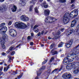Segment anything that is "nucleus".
<instances>
[{
  "label": "nucleus",
  "mask_w": 79,
  "mask_h": 79,
  "mask_svg": "<svg viewBox=\"0 0 79 79\" xmlns=\"http://www.w3.org/2000/svg\"><path fill=\"white\" fill-rule=\"evenodd\" d=\"M14 26L16 28L19 29H25L26 27V24L21 22H16Z\"/></svg>",
  "instance_id": "nucleus-1"
},
{
  "label": "nucleus",
  "mask_w": 79,
  "mask_h": 79,
  "mask_svg": "<svg viewBox=\"0 0 79 79\" xmlns=\"http://www.w3.org/2000/svg\"><path fill=\"white\" fill-rule=\"evenodd\" d=\"M56 20V19L55 18L52 17L48 16L45 18L44 22L46 23H53Z\"/></svg>",
  "instance_id": "nucleus-2"
},
{
  "label": "nucleus",
  "mask_w": 79,
  "mask_h": 79,
  "mask_svg": "<svg viewBox=\"0 0 79 79\" xmlns=\"http://www.w3.org/2000/svg\"><path fill=\"white\" fill-rule=\"evenodd\" d=\"M69 14V16L71 18H76L78 15V10L75 9L72 11L70 14L68 13Z\"/></svg>",
  "instance_id": "nucleus-3"
},
{
  "label": "nucleus",
  "mask_w": 79,
  "mask_h": 79,
  "mask_svg": "<svg viewBox=\"0 0 79 79\" xmlns=\"http://www.w3.org/2000/svg\"><path fill=\"white\" fill-rule=\"evenodd\" d=\"M69 14H68V12L66 13L64 16L63 19V22L64 24H67L69 21V19H68Z\"/></svg>",
  "instance_id": "nucleus-4"
},
{
  "label": "nucleus",
  "mask_w": 79,
  "mask_h": 79,
  "mask_svg": "<svg viewBox=\"0 0 79 79\" xmlns=\"http://www.w3.org/2000/svg\"><path fill=\"white\" fill-rule=\"evenodd\" d=\"M77 65V62H73L71 64H69L66 67V69L67 70H71L74 67V65Z\"/></svg>",
  "instance_id": "nucleus-5"
},
{
  "label": "nucleus",
  "mask_w": 79,
  "mask_h": 79,
  "mask_svg": "<svg viewBox=\"0 0 79 79\" xmlns=\"http://www.w3.org/2000/svg\"><path fill=\"white\" fill-rule=\"evenodd\" d=\"M77 52H75L72 53V54H69L67 55L68 57H71L72 59L74 60V58H76V60H77L78 59V57H77Z\"/></svg>",
  "instance_id": "nucleus-6"
},
{
  "label": "nucleus",
  "mask_w": 79,
  "mask_h": 79,
  "mask_svg": "<svg viewBox=\"0 0 79 79\" xmlns=\"http://www.w3.org/2000/svg\"><path fill=\"white\" fill-rule=\"evenodd\" d=\"M72 76H71V74L70 73H64L62 75V77L63 78L65 79H70L71 78Z\"/></svg>",
  "instance_id": "nucleus-7"
},
{
  "label": "nucleus",
  "mask_w": 79,
  "mask_h": 79,
  "mask_svg": "<svg viewBox=\"0 0 79 79\" xmlns=\"http://www.w3.org/2000/svg\"><path fill=\"white\" fill-rule=\"evenodd\" d=\"M78 64V63H77V64H75L74 65V67L73 68V72L74 74H77L79 72V68L78 67L76 66V65H78L77 64Z\"/></svg>",
  "instance_id": "nucleus-8"
},
{
  "label": "nucleus",
  "mask_w": 79,
  "mask_h": 79,
  "mask_svg": "<svg viewBox=\"0 0 79 79\" xmlns=\"http://www.w3.org/2000/svg\"><path fill=\"white\" fill-rule=\"evenodd\" d=\"M9 34L13 37H15L17 35L16 31L13 29H11L9 30Z\"/></svg>",
  "instance_id": "nucleus-9"
},
{
  "label": "nucleus",
  "mask_w": 79,
  "mask_h": 79,
  "mask_svg": "<svg viewBox=\"0 0 79 79\" xmlns=\"http://www.w3.org/2000/svg\"><path fill=\"white\" fill-rule=\"evenodd\" d=\"M20 18L21 20L23 21H25V22L28 21L29 20V18L25 16L24 15H22V16H20Z\"/></svg>",
  "instance_id": "nucleus-10"
},
{
  "label": "nucleus",
  "mask_w": 79,
  "mask_h": 79,
  "mask_svg": "<svg viewBox=\"0 0 79 79\" xmlns=\"http://www.w3.org/2000/svg\"><path fill=\"white\" fill-rule=\"evenodd\" d=\"M73 60H71V59L68 58L66 57L64 59V64H67L69 63H71V62H72Z\"/></svg>",
  "instance_id": "nucleus-11"
},
{
  "label": "nucleus",
  "mask_w": 79,
  "mask_h": 79,
  "mask_svg": "<svg viewBox=\"0 0 79 79\" xmlns=\"http://www.w3.org/2000/svg\"><path fill=\"white\" fill-rule=\"evenodd\" d=\"M73 42V40H71L69 42V43H67L66 44L65 47H66L67 48H69V47H70L72 45V44Z\"/></svg>",
  "instance_id": "nucleus-12"
},
{
  "label": "nucleus",
  "mask_w": 79,
  "mask_h": 79,
  "mask_svg": "<svg viewBox=\"0 0 79 79\" xmlns=\"http://www.w3.org/2000/svg\"><path fill=\"white\" fill-rule=\"evenodd\" d=\"M45 68V66H43L42 67V68H40L39 71L37 72V76H40V74H41V72H40V71H43V70H44V69Z\"/></svg>",
  "instance_id": "nucleus-13"
},
{
  "label": "nucleus",
  "mask_w": 79,
  "mask_h": 79,
  "mask_svg": "<svg viewBox=\"0 0 79 79\" xmlns=\"http://www.w3.org/2000/svg\"><path fill=\"white\" fill-rule=\"evenodd\" d=\"M7 27L5 26H4L0 29V31H2V34H5L6 32L7 31Z\"/></svg>",
  "instance_id": "nucleus-14"
},
{
  "label": "nucleus",
  "mask_w": 79,
  "mask_h": 79,
  "mask_svg": "<svg viewBox=\"0 0 79 79\" xmlns=\"http://www.w3.org/2000/svg\"><path fill=\"white\" fill-rule=\"evenodd\" d=\"M4 34L3 35L2 38L1 39L0 41H1L2 40V42H5V40H6V39H7L8 38V36L6 34H4L5 33H3Z\"/></svg>",
  "instance_id": "nucleus-15"
},
{
  "label": "nucleus",
  "mask_w": 79,
  "mask_h": 79,
  "mask_svg": "<svg viewBox=\"0 0 79 79\" xmlns=\"http://www.w3.org/2000/svg\"><path fill=\"white\" fill-rule=\"evenodd\" d=\"M77 24V21L75 20H74L72 21L71 23V27H73Z\"/></svg>",
  "instance_id": "nucleus-16"
},
{
  "label": "nucleus",
  "mask_w": 79,
  "mask_h": 79,
  "mask_svg": "<svg viewBox=\"0 0 79 79\" xmlns=\"http://www.w3.org/2000/svg\"><path fill=\"white\" fill-rule=\"evenodd\" d=\"M50 10L48 9H46L44 10V13L45 16H48L50 14Z\"/></svg>",
  "instance_id": "nucleus-17"
},
{
  "label": "nucleus",
  "mask_w": 79,
  "mask_h": 79,
  "mask_svg": "<svg viewBox=\"0 0 79 79\" xmlns=\"http://www.w3.org/2000/svg\"><path fill=\"white\" fill-rule=\"evenodd\" d=\"M74 31V29L72 28L70 30H68V31L67 32V35H69L72 34Z\"/></svg>",
  "instance_id": "nucleus-18"
},
{
  "label": "nucleus",
  "mask_w": 79,
  "mask_h": 79,
  "mask_svg": "<svg viewBox=\"0 0 79 79\" xmlns=\"http://www.w3.org/2000/svg\"><path fill=\"white\" fill-rule=\"evenodd\" d=\"M38 27V26L37 25H35L34 26L33 28V30H34V31L35 32H36V33L39 32V29L37 28V27Z\"/></svg>",
  "instance_id": "nucleus-19"
},
{
  "label": "nucleus",
  "mask_w": 79,
  "mask_h": 79,
  "mask_svg": "<svg viewBox=\"0 0 79 79\" xmlns=\"http://www.w3.org/2000/svg\"><path fill=\"white\" fill-rule=\"evenodd\" d=\"M46 1H44L43 3L42 4V6H44V8H47L48 7V5H46Z\"/></svg>",
  "instance_id": "nucleus-20"
},
{
  "label": "nucleus",
  "mask_w": 79,
  "mask_h": 79,
  "mask_svg": "<svg viewBox=\"0 0 79 79\" xmlns=\"http://www.w3.org/2000/svg\"><path fill=\"white\" fill-rule=\"evenodd\" d=\"M1 42V44L2 46V48L3 49L5 48V45L4 44H5V41H0Z\"/></svg>",
  "instance_id": "nucleus-21"
},
{
  "label": "nucleus",
  "mask_w": 79,
  "mask_h": 79,
  "mask_svg": "<svg viewBox=\"0 0 79 79\" xmlns=\"http://www.w3.org/2000/svg\"><path fill=\"white\" fill-rule=\"evenodd\" d=\"M17 8L14 5L11 8V10L13 12H15L16 11Z\"/></svg>",
  "instance_id": "nucleus-22"
},
{
  "label": "nucleus",
  "mask_w": 79,
  "mask_h": 79,
  "mask_svg": "<svg viewBox=\"0 0 79 79\" xmlns=\"http://www.w3.org/2000/svg\"><path fill=\"white\" fill-rule=\"evenodd\" d=\"M6 10V8H5L3 6L1 7L0 6V11H5Z\"/></svg>",
  "instance_id": "nucleus-23"
},
{
  "label": "nucleus",
  "mask_w": 79,
  "mask_h": 79,
  "mask_svg": "<svg viewBox=\"0 0 79 79\" xmlns=\"http://www.w3.org/2000/svg\"><path fill=\"white\" fill-rule=\"evenodd\" d=\"M54 50H55V49H53L51 51V53H52V55H55L57 54V52L55 51L54 52H53Z\"/></svg>",
  "instance_id": "nucleus-24"
},
{
  "label": "nucleus",
  "mask_w": 79,
  "mask_h": 79,
  "mask_svg": "<svg viewBox=\"0 0 79 79\" xmlns=\"http://www.w3.org/2000/svg\"><path fill=\"white\" fill-rule=\"evenodd\" d=\"M74 34L75 35H79V30L77 31L76 30H75L74 31Z\"/></svg>",
  "instance_id": "nucleus-25"
},
{
  "label": "nucleus",
  "mask_w": 79,
  "mask_h": 79,
  "mask_svg": "<svg viewBox=\"0 0 79 79\" xmlns=\"http://www.w3.org/2000/svg\"><path fill=\"white\" fill-rule=\"evenodd\" d=\"M20 4L22 6H25V5H26V4L24 2V1H20Z\"/></svg>",
  "instance_id": "nucleus-26"
},
{
  "label": "nucleus",
  "mask_w": 79,
  "mask_h": 79,
  "mask_svg": "<svg viewBox=\"0 0 79 79\" xmlns=\"http://www.w3.org/2000/svg\"><path fill=\"white\" fill-rule=\"evenodd\" d=\"M60 36V31H58L56 34V37L58 38Z\"/></svg>",
  "instance_id": "nucleus-27"
},
{
  "label": "nucleus",
  "mask_w": 79,
  "mask_h": 79,
  "mask_svg": "<svg viewBox=\"0 0 79 79\" xmlns=\"http://www.w3.org/2000/svg\"><path fill=\"white\" fill-rule=\"evenodd\" d=\"M5 25V23H1L0 25V29H1L2 27H4L3 26H4Z\"/></svg>",
  "instance_id": "nucleus-28"
},
{
  "label": "nucleus",
  "mask_w": 79,
  "mask_h": 79,
  "mask_svg": "<svg viewBox=\"0 0 79 79\" xmlns=\"http://www.w3.org/2000/svg\"><path fill=\"white\" fill-rule=\"evenodd\" d=\"M9 67L10 66L8 65L6 68H4V71H5V72H6V71H8V69L9 68Z\"/></svg>",
  "instance_id": "nucleus-29"
},
{
  "label": "nucleus",
  "mask_w": 79,
  "mask_h": 79,
  "mask_svg": "<svg viewBox=\"0 0 79 79\" xmlns=\"http://www.w3.org/2000/svg\"><path fill=\"white\" fill-rule=\"evenodd\" d=\"M35 13H39V10H38V9H37V7H36L35 8Z\"/></svg>",
  "instance_id": "nucleus-30"
},
{
  "label": "nucleus",
  "mask_w": 79,
  "mask_h": 79,
  "mask_svg": "<svg viewBox=\"0 0 79 79\" xmlns=\"http://www.w3.org/2000/svg\"><path fill=\"white\" fill-rule=\"evenodd\" d=\"M64 44V43L61 42L60 44V47H62L63 46V45Z\"/></svg>",
  "instance_id": "nucleus-31"
},
{
  "label": "nucleus",
  "mask_w": 79,
  "mask_h": 79,
  "mask_svg": "<svg viewBox=\"0 0 79 79\" xmlns=\"http://www.w3.org/2000/svg\"><path fill=\"white\" fill-rule=\"evenodd\" d=\"M32 6H31L29 8V11L30 12H32Z\"/></svg>",
  "instance_id": "nucleus-32"
},
{
  "label": "nucleus",
  "mask_w": 79,
  "mask_h": 79,
  "mask_svg": "<svg viewBox=\"0 0 79 79\" xmlns=\"http://www.w3.org/2000/svg\"><path fill=\"white\" fill-rule=\"evenodd\" d=\"M36 0H34V1H33V0H32L30 2V3H33V4H35V1H36Z\"/></svg>",
  "instance_id": "nucleus-33"
},
{
  "label": "nucleus",
  "mask_w": 79,
  "mask_h": 79,
  "mask_svg": "<svg viewBox=\"0 0 79 79\" xmlns=\"http://www.w3.org/2000/svg\"><path fill=\"white\" fill-rule=\"evenodd\" d=\"M13 48H14V46H12L10 48H9V50H10V51L13 50Z\"/></svg>",
  "instance_id": "nucleus-34"
},
{
  "label": "nucleus",
  "mask_w": 79,
  "mask_h": 79,
  "mask_svg": "<svg viewBox=\"0 0 79 79\" xmlns=\"http://www.w3.org/2000/svg\"><path fill=\"white\" fill-rule=\"evenodd\" d=\"M59 69L58 68L56 69H55L52 72V73L54 72V71H59Z\"/></svg>",
  "instance_id": "nucleus-35"
},
{
  "label": "nucleus",
  "mask_w": 79,
  "mask_h": 79,
  "mask_svg": "<svg viewBox=\"0 0 79 79\" xmlns=\"http://www.w3.org/2000/svg\"><path fill=\"white\" fill-rule=\"evenodd\" d=\"M22 76H23V74H21V75H20L18 77V79H20V78H21Z\"/></svg>",
  "instance_id": "nucleus-36"
},
{
  "label": "nucleus",
  "mask_w": 79,
  "mask_h": 79,
  "mask_svg": "<svg viewBox=\"0 0 79 79\" xmlns=\"http://www.w3.org/2000/svg\"><path fill=\"white\" fill-rule=\"evenodd\" d=\"M54 47L53 44H51V45L50 47V49H52Z\"/></svg>",
  "instance_id": "nucleus-37"
},
{
  "label": "nucleus",
  "mask_w": 79,
  "mask_h": 79,
  "mask_svg": "<svg viewBox=\"0 0 79 79\" xmlns=\"http://www.w3.org/2000/svg\"><path fill=\"white\" fill-rule=\"evenodd\" d=\"M54 60V57H52L50 60V62H52Z\"/></svg>",
  "instance_id": "nucleus-38"
},
{
  "label": "nucleus",
  "mask_w": 79,
  "mask_h": 79,
  "mask_svg": "<svg viewBox=\"0 0 79 79\" xmlns=\"http://www.w3.org/2000/svg\"><path fill=\"white\" fill-rule=\"evenodd\" d=\"M61 2H62V3H64L65 2H66V0H60Z\"/></svg>",
  "instance_id": "nucleus-39"
},
{
  "label": "nucleus",
  "mask_w": 79,
  "mask_h": 79,
  "mask_svg": "<svg viewBox=\"0 0 79 79\" xmlns=\"http://www.w3.org/2000/svg\"><path fill=\"white\" fill-rule=\"evenodd\" d=\"M12 24V22L11 21H10L9 22V23H8V25H9V26L11 25Z\"/></svg>",
  "instance_id": "nucleus-40"
},
{
  "label": "nucleus",
  "mask_w": 79,
  "mask_h": 79,
  "mask_svg": "<svg viewBox=\"0 0 79 79\" xmlns=\"http://www.w3.org/2000/svg\"><path fill=\"white\" fill-rule=\"evenodd\" d=\"M3 68L2 67H1L0 68V72H1V73H2V70H3Z\"/></svg>",
  "instance_id": "nucleus-41"
},
{
  "label": "nucleus",
  "mask_w": 79,
  "mask_h": 79,
  "mask_svg": "<svg viewBox=\"0 0 79 79\" xmlns=\"http://www.w3.org/2000/svg\"><path fill=\"white\" fill-rule=\"evenodd\" d=\"M15 51H13L12 52L11 55L12 56V55H13L15 54Z\"/></svg>",
  "instance_id": "nucleus-42"
},
{
  "label": "nucleus",
  "mask_w": 79,
  "mask_h": 79,
  "mask_svg": "<svg viewBox=\"0 0 79 79\" xmlns=\"http://www.w3.org/2000/svg\"><path fill=\"white\" fill-rule=\"evenodd\" d=\"M47 60H45L44 61V62L42 63V64H45L46 63H47Z\"/></svg>",
  "instance_id": "nucleus-43"
},
{
  "label": "nucleus",
  "mask_w": 79,
  "mask_h": 79,
  "mask_svg": "<svg viewBox=\"0 0 79 79\" xmlns=\"http://www.w3.org/2000/svg\"><path fill=\"white\" fill-rule=\"evenodd\" d=\"M50 72H51V69H49L47 71V73H50Z\"/></svg>",
  "instance_id": "nucleus-44"
},
{
  "label": "nucleus",
  "mask_w": 79,
  "mask_h": 79,
  "mask_svg": "<svg viewBox=\"0 0 79 79\" xmlns=\"http://www.w3.org/2000/svg\"><path fill=\"white\" fill-rule=\"evenodd\" d=\"M64 29L63 28H61L60 29V31L61 32H63V31H64Z\"/></svg>",
  "instance_id": "nucleus-45"
},
{
  "label": "nucleus",
  "mask_w": 79,
  "mask_h": 79,
  "mask_svg": "<svg viewBox=\"0 0 79 79\" xmlns=\"http://www.w3.org/2000/svg\"><path fill=\"white\" fill-rule=\"evenodd\" d=\"M71 7L72 8H74V5L73 4L71 6Z\"/></svg>",
  "instance_id": "nucleus-46"
},
{
  "label": "nucleus",
  "mask_w": 79,
  "mask_h": 79,
  "mask_svg": "<svg viewBox=\"0 0 79 79\" xmlns=\"http://www.w3.org/2000/svg\"><path fill=\"white\" fill-rule=\"evenodd\" d=\"M41 35V33L40 32H39L38 33L37 35L38 36H40Z\"/></svg>",
  "instance_id": "nucleus-47"
},
{
  "label": "nucleus",
  "mask_w": 79,
  "mask_h": 79,
  "mask_svg": "<svg viewBox=\"0 0 79 79\" xmlns=\"http://www.w3.org/2000/svg\"><path fill=\"white\" fill-rule=\"evenodd\" d=\"M77 29H79V24H78L77 27Z\"/></svg>",
  "instance_id": "nucleus-48"
},
{
  "label": "nucleus",
  "mask_w": 79,
  "mask_h": 79,
  "mask_svg": "<svg viewBox=\"0 0 79 79\" xmlns=\"http://www.w3.org/2000/svg\"><path fill=\"white\" fill-rule=\"evenodd\" d=\"M5 55H6V54L4 52H3L2 53V55L3 56H5Z\"/></svg>",
  "instance_id": "nucleus-49"
},
{
  "label": "nucleus",
  "mask_w": 79,
  "mask_h": 79,
  "mask_svg": "<svg viewBox=\"0 0 79 79\" xmlns=\"http://www.w3.org/2000/svg\"><path fill=\"white\" fill-rule=\"evenodd\" d=\"M75 0H71V3H73V2H74V1H75Z\"/></svg>",
  "instance_id": "nucleus-50"
},
{
  "label": "nucleus",
  "mask_w": 79,
  "mask_h": 79,
  "mask_svg": "<svg viewBox=\"0 0 79 79\" xmlns=\"http://www.w3.org/2000/svg\"><path fill=\"white\" fill-rule=\"evenodd\" d=\"M9 56V60H11V56Z\"/></svg>",
  "instance_id": "nucleus-51"
},
{
  "label": "nucleus",
  "mask_w": 79,
  "mask_h": 79,
  "mask_svg": "<svg viewBox=\"0 0 79 79\" xmlns=\"http://www.w3.org/2000/svg\"><path fill=\"white\" fill-rule=\"evenodd\" d=\"M2 74H3V73L1 72H0V76H2Z\"/></svg>",
  "instance_id": "nucleus-52"
},
{
  "label": "nucleus",
  "mask_w": 79,
  "mask_h": 79,
  "mask_svg": "<svg viewBox=\"0 0 79 79\" xmlns=\"http://www.w3.org/2000/svg\"><path fill=\"white\" fill-rule=\"evenodd\" d=\"M33 42H30V45H33Z\"/></svg>",
  "instance_id": "nucleus-53"
},
{
  "label": "nucleus",
  "mask_w": 79,
  "mask_h": 79,
  "mask_svg": "<svg viewBox=\"0 0 79 79\" xmlns=\"http://www.w3.org/2000/svg\"><path fill=\"white\" fill-rule=\"evenodd\" d=\"M5 0H0V2H3Z\"/></svg>",
  "instance_id": "nucleus-54"
},
{
  "label": "nucleus",
  "mask_w": 79,
  "mask_h": 79,
  "mask_svg": "<svg viewBox=\"0 0 79 79\" xmlns=\"http://www.w3.org/2000/svg\"><path fill=\"white\" fill-rule=\"evenodd\" d=\"M27 39H31V36H28Z\"/></svg>",
  "instance_id": "nucleus-55"
},
{
  "label": "nucleus",
  "mask_w": 79,
  "mask_h": 79,
  "mask_svg": "<svg viewBox=\"0 0 79 79\" xmlns=\"http://www.w3.org/2000/svg\"><path fill=\"white\" fill-rule=\"evenodd\" d=\"M19 45H19L18 46H17L16 47V48H14V50H15V49H16V48H18V47H19Z\"/></svg>",
  "instance_id": "nucleus-56"
},
{
  "label": "nucleus",
  "mask_w": 79,
  "mask_h": 79,
  "mask_svg": "<svg viewBox=\"0 0 79 79\" xmlns=\"http://www.w3.org/2000/svg\"><path fill=\"white\" fill-rule=\"evenodd\" d=\"M44 33V31H42L41 32V34H43Z\"/></svg>",
  "instance_id": "nucleus-57"
},
{
  "label": "nucleus",
  "mask_w": 79,
  "mask_h": 79,
  "mask_svg": "<svg viewBox=\"0 0 79 79\" xmlns=\"http://www.w3.org/2000/svg\"><path fill=\"white\" fill-rule=\"evenodd\" d=\"M31 36H33L34 35V34L32 33H31Z\"/></svg>",
  "instance_id": "nucleus-58"
},
{
  "label": "nucleus",
  "mask_w": 79,
  "mask_h": 79,
  "mask_svg": "<svg viewBox=\"0 0 79 79\" xmlns=\"http://www.w3.org/2000/svg\"><path fill=\"white\" fill-rule=\"evenodd\" d=\"M2 64H3V62H1L0 63V65H2Z\"/></svg>",
  "instance_id": "nucleus-59"
},
{
  "label": "nucleus",
  "mask_w": 79,
  "mask_h": 79,
  "mask_svg": "<svg viewBox=\"0 0 79 79\" xmlns=\"http://www.w3.org/2000/svg\"><path fill=\"white\" fill-rule=\"evenodd\" d=\"M41 47H44V45L43 44H41Z\"/></svg>",
  "instance_id": "nucleus-60"
},
{
  "label": "nucleus",
  "mask_w": 79,
  "mask_h": 79,
  "mask_svg": "<svg viewBox=\"0 0 79 79\" xmlns=\"http://www.w3.org/2000/svg\"><path fill=\"white\" fill-rule=\"evenodd\" d=\"M38 78H39V77H35V79H38Z\"/></svg>",
  "instance_id": "nucleus-61"
},
{
  "label": "nucleus",
  "mask_w": 79,
  "mask_h": 79,
  "mask_svg": "<svg viewBox=\"0 0 79 79\" xmlns=\"http://www.w3.org/2000/svg\"><path fill=\"white\" fill-rule=\"evenodd\" d=\"M48 39H49V40L51 39V38H50V37H48Z\"/></svg>",
  "instance_id": "nucleus-62"
},
{
  "label": "nucleus",
  "mask_w": 79,
  "mask_h": 79,
  "mask_svg": "<svg viewBox=\"0 0 79 79\" xmlns=\"http://www.w3.org/2000/svg\"><path fill=\"white\" fill-rule=\"evenodd\" d=\"M42 1H43V0H40V2H42Z\"/></svg>",
  "instance_id": "nucleus-63"
},
{
  "label": "nucleus",
  "mask_w": 79,
  "mask_h": 79,
  "mask_svg": "<svg viewBox=\"0 0 79 79\" xmlns=\"http://www.w3.org/2000/svg\"><path fill=\"white\" fill-rule=\"evenodd\" d=\"M62 49H60V52H61V51H62Z\"/></svg>",
  "instance_id": "nucleus-64"
}]
</instances>
